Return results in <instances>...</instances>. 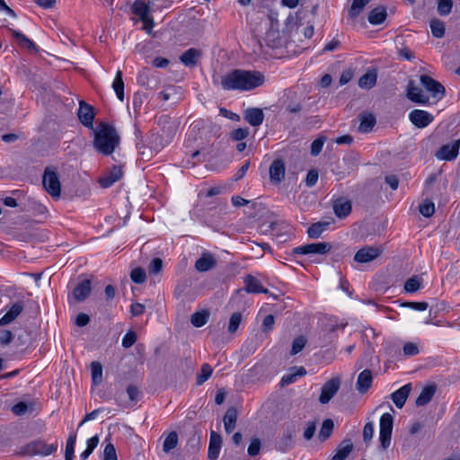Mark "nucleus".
Here are the masks:
<instances>
[{
  "mask_svg": "<svg viewBox=\"0 0 460 460\" xmlns=\"http://www.w3.org/2000/svg\"><path fill=\"white\" fill-rule=\"evenodd\" d=\"M264 83V75L259 71L234 69L221 77V86L226 91H251Z\"/></svg>",
  "mask_w": 460,
  "mask_h": 460,
  "instance_id": "obj_1",
  "label": "nucleus"
},
{
  "mask_svg": "<svg viewBox=\"0 0 460 460\" xmlns=\"http://www.w3.org/2000/svg\"><path fill=\"white\" fill-rule=\"evenodd\" d=\"M119 136L116 128L107 123H100L95 130L93 146L104 155H111L119 144Z\"/></svg>",
  "mask_w": 460,
  "mask_h": 460,
  "instance_id": "obj_2",
  "label": "nucleus"
},
{
  "mask_svg": "<svg viewBox=\"0 0 460 460\" xmlns=\"http://www.w3.org/2000/svg\"><path fill=\"white\" fill-rule=\"evenodd\" d=\"M43 187L53 198L58 199L61 194V184L55 168L46 167L42 177Z\"/></svg>",
  "mask_w": 460,
  "mask_h": 460,
  "instance_id": "obj_3",
  "label": "nucleus"
},
{
  "mask_svg": "<svg viewBox=\"0 0 460 460\" xmlns=\"http://www.w3.org/2000/svg\"><path fill=\"white\" fill-rule=\"evenodd\" d=\"M394 417L392 414L384 413L379 421V441L383 450H386L391 444Z\"/></svg>",
  "mask_w": 460,
  "mask_h": 460,
  "instance_id": "obj_4",
  "label": "nucleus"
},
{
  "mask_svg": "<svg viewBox=\"0 0 460 460\" xmlns=\"http://www.w3.org/2000/svg\"><path fill=\"white\" fill-rule=\"evenodd\" d=\"M57 448V445H48L43 440H34L23 447V454L30 456L37 455L46 456L54 453Z\"/></svg>",
  "mask_w": 460,
  "mask_h": 460,
  "instance_id": "obj_5",
  "label": "nucleus"
},
{
  "mask_svg": "<svg viewBox=\"0 0 460 460\" xmlns=\"http://www.w3.org/2000/svg\"><path fill=\"white\" fill-rule=\"evenodd\" d=\"M460 137L451 143L443 145L435 154L439 161H454L459 154Z\"/></svg>",
  "mask_w": 460,
  "mask_h": 460,
  "instance_id": "obj_6",
  "label": "nucleus"
},
{
  "mask_svg": "<svg viewBox=\"0 0 460 460\" xmlns=\"http://www.w3.org/2000/svg\"><path fill=\"white\" fill-rule=\"evenodd\" d=\"M332 249L329 243H314L305 245L297 246L293 249V254H326Z\"/></svg>",
  "mask_w": 460,
  "mask_h": 460,
  "instance_id": "obj_7",
  "label": "nucleus"
},
{
  "mask_svg": "<svg viewBox=\"0 0 460 460\" xmlns=\"http://www.w3.org/2000/svg\"><path fill=\"white\" fill-rule=\"evenodd\" d=\"M420 80L422 86L430 93L433 98L441 100L445 96V87L439 82L427 75H421Z\"/></svg>",
  "mask_w": 460,
  "mask_h": 460,
  "instance_id": "obj_8",
  "label": "nucleus"
},
{
  "mask_svg": "<svg viewBox=\"0 0 460 460\" xmlns=\"http://www.w3.org/2000/svg\"><path fill=\"white\" fill-rule=\"evenodd\" d=\"M341 385L339 378H332L327 381L322 387L319 402L322 404L328 403L331 399L337 394Z\"/></svg>",
  "mask_w": 460,
  "mask_h": 460,
  "instance_id": "obj_9",
  "label": "nucleus"
},
{
  "mask_svg": "<svg viewBox=\"0 0 460 460\" xmlns=\"http://www.w3.org/2000/svg\"><path fill=\"white\" fill-rule=\"evenodd\" d=\"M410 121L418 128L429 126L434 119L429 112L423 110H413L409 114Z\"/></svg>",
  "mask_w": 460,
  "mask_h": 460,
  "instance_id": "obj_10",
  "label": "nucleus"
},
{
  "mask_svg": "<svg viewBox=\"0 0 460 460\" xmlns=\"http://www.w3.org/2000/svg\"><path fill=\"white\" fill-rule=\"evenodd\" d=\"M406 96L416 103L427 104L429 102V96L424 94L423 91L415 84L413 80H410L408 83Z\"/></svg>",
  "mask_w": 460,
  "mask_h": 460,
  "instance_id": "obj_11",
  "label": "nucleus"
},
{
  "mask_svg": "<svg viewBox=\"0 0 460 460\" xmlns=\"http://www.w3.org/2000/svg\"><path fill=\"white\" fill-rule=\"evenodd\" d=\"M381 252L382 251L379 248L365 246L356 252L354 260L359 263L370 262L379 257Z\"/></svg>",
  "mask_w": 460,
  "mask_h": 460,
  "instance_id": "obj_12",
  "label": "nucleus"
},
{
  "mask_svg": "<svg viewBox=\"0 0 460 460\" xmlns=\"http://www.w3.org/2000/svg\"><path fill=\"white\" fill-rule=\"evenodd\" d=\"M351 208L350 200L343 197L334 199L332 203L333 212L339 218L348 217L351 212Z\"/></svg>",
  "mask_w": 460,
  "mask_h": 460,
  "instance_id": "obj_13",
  "label": "nucleus"
},
{
  "mask_svg": "<svg viewBox=\"0 0 460 460\" xmlns=\"http://www.w3.org/2000/svg\"><path fill=\"white\" fill-rule=\"evenodd\" d=\"M77 115H78V118H79L81 123L84 126H85L87 128H93L94 113H93V109L91 105L81 101Z\"/></svg>",
  "mask_w": 460,
  "mask_h": 460,
  "instance_id": "obj_14",
  "label": "nucleus"
},
{
  "mask_svg": "<svg viewBox=\"0 0 460 460\" xmlns=\"http://www.w3.org/2000/svg\"><path fill=\"white\" fill-rule=\"evenodd\" d=\"M358 119L359 120L358 129L360 133H368L372 131L376 124V116L371 112H361L358 114Z\"/></svg>",
  "mask_w": 460,
  "mask_h": 460,
  "instance_id": "obj_15",
  "label": "nucleus"
},
{
  "mask_svg": "<svg viewBox=\"0 0 460 460\" xmlns=\"http://www.w3.org/2000/svg\"><path fill=\"white\" fill-rule=\"evenodd\" d=\"M222 446V438L216 431H211L208 451V460H217L219 452Z\"/></svg>",
  "mask_w": 460,
  "mask_h": 460,
  "instance_id": "obj_16",
  "label": "nucleus"
},
{
  "mask_svg": "<svg viewBox=\"0 0 460 460\" xmlns=\"http://www.w3.org/2000/svg\"><path fill=\"white\" fill-rule=\"evenodd\" d=\"M244 120L252 127H258L262 124L264 113L260 108H249L243 112Z\"/></svg>",
  "mask_w": 460,
  "mask_h": 460,
  "instance_id": "obj_17",
  "label": "nucleus"
},
{
  "mask_svg": "<svg viewBox=\"0 0 460 460\" xmlns=\"http://www.w3.org/2000/svg\"><path fill=\"white\" fill-rule=\"evenodd\" d=\"M411 391V385L406 384L391 394V399L397 408L401 409L403 407Z\"/></svg>",
  "mask_w": 460,
  "mask_h": 460,
  "instance_id": "obj_18",
  "label": "nucleus"
},
{
  "mask_svg": "<svg viewBox=\"0 0 460 460\" xmlns=\"http://www.w3.org/2000/svg\"><path fill=\"white\" fill-rule=\"evenodd\" d=\"M23 305L21 302L13 304L11 308L0 318V326H5L13 322L22 312Z\"/></svg>",
  "mask_w": 460,
  "mask_h": 460,
  "instance_id": "obj_19",
  "label": "nucleus"
},
{
  "mask_svg": "<svg viewBox=\"0 0 460 460\" xmlns=\"http://www.w3.org/2000/svg\"><path fill=\"white\" fill-rule=\"evenodd\" d=\"M217 264L214 256L208 252H204L199 259L196 261L195 269L199 272H206L212 270Z\"/></svg>",
  "mask_w": 460,
  "mask_h": 460,
  "instance_id": "obj_20",
  "label": "nucleus"
},
{
  "mask_svg": "<svg viewBox=\"0 0 460 460\" xmlns=\"http://www.w3.org/2000/svg\"><path fill=\"white\" fill-rule=\"evenodd\" d=\"M131 11L140 21L151 16L150 5L143 0H135L131 5Z\"/></svg>",
  "mask_w": 460,
  "mask_h": 460,
  "instance_id": "obj_21",
  "label": "nucleus"
},
{
  "mask_svg": "<svg viewBox=\"0 0 460 460\" xmlns=\"http://www.w3.org/2000/svg\"><path fill=\"white\" fill-rule=\"evenodd\" d=\"M91 290V281L89 279H84L75 288L73 296L75 300L78 302L84 301L90 295Z\"/></svg>",
  "mask_w": 460,
  "mask_h": 460,
  "instance_id": "obj_22",
  "label": "nucleus"
},
{
  "mask_svg": "<svg viewBox=\"0 0 460 460\" xmlns=\"http://www.w3.org/2000/svg\"><path fill=\"white\" fill-rule=\"evenodd\" d=\"M11 33L13 37L16 40L20 47L26 49L33 53L38 52V47L36 46V44L29 38H27L24 34L15 30H11Z\"/></svg>",
  "mask_w": 460,
  "mask_h": 460,
  "instance_id": "obj_23",
  "label": "nucleus"
},
{
  "mask_svg": "<svg viewBox=\"0 0 460 460\" xmlns=\"http://www.w3.org/2000/svg\"><path fill=\"white\" fill-rule=\"evenodd\" d=\"M122 177V171L119 167L113 169L106 175L99 179V183L102 188H109Z\"/></svg>",
  "mask_w": 460,
  "mask_h": 460,
  "instance_id": "obj_24",
  "label": "nucleus"
},
{
  "mask_svg": "<svg viewBox=\"0 0 460 460\" xmlns=\"http://www.w3.org/2000/svg\"><path fill=\"white\" fill-rule=\"evenodd\" d=\"M372 385V374L368 369L363 370L358 376L357 390L360 394H365Z\"/></svg>",
  "mask_w": 460,
  "mask_h": 460,
  "instance_id": "obj_25",
  "label": "nucleus"
},
{
  "mask_svg": "<svg viewBox=\"0 0 460 460\" xmlns=\"http://www.w3.org/2000/svg\"><path fill=\"white\" fill-rule=\"evenodd\" d=\"M437 391V385L431 384L425 386L420 392V395L416 399L417 406H424L428 404L433 398L435 393Z\"/></svg>",
  "mask_w": 460,
  "mask_h": 460,
  "instance_id": "obj_26",
  "label": "nucleus"
},
{
  "mask_svg": "<svg viewBox=\"0 0 460 460\" xmlns=\"http://www.w3.org/2000/svg\"><path fill=\"white\" fill-rule=\"evenodd\" d=\"M270 180L275 182H280L285 176V165L281 160H275L270 167Z\"/></svg>",
  "mask_w": 460,
  "mask_h": 460,
  "instance_id": "obj_27",
  "label": "nucleus"
},
{
  "mask_svg": "<svg viewBox=\"0 0 460 460\" xmlns=\"http://www.w3.org/2000/svg\"><path fill=\"white\" fill-rule=\"evenodd\" d=\"M377 80V73L375 69L367 70L358 80V86L362 89L373 88Z\"/></svg>",
  "mask_w": 460,
  "mask_h": 460,
  "instance_id": "obj_28",
  "label": "nucleus"
},
{
  "mask_svg": "<svg viewBox=\"0 0 460 460\" xmlns=\"http://www.w3.org/2000/svg\"><path fill=\"white\" fill-rule=\"evenodd\" d=\"M353 449V444L349 440L342 441L336 448L332 460H345Z\"/></svg>",
  "mask_w": 460,
  "mask_h": 460,
  "instance_id": "obj_29",
  "label": "nucleus"
},
{
  "mask_svg": "<svg viewBox=\"0 0 460 460\" xmlns=\"http://www.w3.org/2000/svg\"><path fill=\"white\" fill-rule=\"evenodd\" d=\"M201 53L199 50L196 49H189L186 50L181 57L180 60L182 64H184L186 66H194L199 58L200 57Z\"/></svg>",
  "mask_w": 460,
  "mask_h": 460,
  "instance_id": "obj_30",
  "label": "nucleus"
},
{
  "mask_svg": "<svg viewBox=\"0 0 460 460\" xmlns=\"http://www.w3.org/2000/svg\"><path fill=\"white\" fill-rule=\"evenodd\" d=\"M245 283V290L248 293H268V289L264 288L260 280L257 279L255 277L252 276H247L244 279Z\"/></svg>",
  "mask_w": 460,
  "mask_h": 460,
  "instance_id": "obj_31",
  "label": "nucleus"
},
{
  "mask_svg": "<svg viewBox=\"0 0 460 460\" xmlns=\"http://www.w3.org/2000/svg\"><path fill=\"white\" fill-rule=\"evenodd\" d=\"M224 426L226 433L230 434L235 428L237 420V411L234 408H229L224 416Z\"/></svg>",
  "mask_w": 460,
  "mask_h": 460,
  "instance_id": "obj_32",
  "label": "nucleus"
},
{
  "mask_svg": "<svg viewBox=\"0 0 460 460\" xmlns=\"http://www.w3.org/2000/svg\"><path fill=\"white\" fill-rule=\"evenodd\" d=\"M264 40L266 45L271 49H277L282 45V38L280 37L279 31L277 30H269L266 32Z\"/></svg>",
  "mask_w": 460,
  "mask_h": 460,
  "instance_id": "obj_33",
  "label": "nucleus"
},
{
  "mask_svg": "<svg viewBox=\"0 0 460 460\" xmlns=\"http://www.w3.org/2000/svg\"><path fill=\"white\" fill-rule=\"evenodd\" d=\"M387 16L386 9L384 6H378L373 9L368 15V22L371 24L377 25L382 23Z\"/></svg>",
  "mask_w": 460,
  "mask_h": 460,
  "instance_id": "obj_34",
  "label": "nucleus"
},
{
  "mask_svg": "<svg viewBox=\"0 0 460 460\" xmlns=\"http://www.w3.org/2000/svg\"><path fill=\"white\" fill-rule=\"evenodd\" d=\"M329 222H317L313 224L308 229H307V234L311 238H319L321 234L327 229L329 226Z\"/></svg>",
  "mask_w": 460,
  "mask_h": 460,
  "instance_id": "obj_35",
  "label": "nucleus"
},
{
  "mask_svg": "<svg viewBox=\"0 0 460 460\" xmlns=\"http://www.w3.org/2000/svg\"><path fill=\"white\" fill-rule=\"evenodd\" d=\"M112 88L119 101L124 100V82L122 80V72L118 70L112 84Z\"/></svg>",
  "mask_w": 460,
  "mask_h": 460,
  "instance_id": "obj_36",
  "label": "nucleus"
},
{
  "mask_svg": "<svg viewBox=\"0 0 460 460\" xmlns=\"http://www.w3.org/2000/svg\"><path fill=\"white\" fill-rule=\"evenodd\" d=\"M430 30L435 38L441 39L445 35V23L438 19H433L430 22Z\"/></svg>",
  "mask_w": 460,
  "mask_h": 460,
  "instance_id": "obj_37",
  "label": "nucleus"
},
{
  "mask_svg": "<svg viewBox=\"0 0 460 460\" xmlns=\"http://www.w3.org/2000/svg\"><path fill=\"white\" fill-rule=\"evenodd\" d=\"M209 318L208 311L196 312L191 315L190 322L195 327H202Z\"/></svg>",
  "mask_w": 460,
  "mask_h": 460,
  "instance_id": "obj_38",
  "label": "nucleus"
},
{
  "mask_svg": "<svg viewBox=\"0 0 460 460\" xmlns=\"http://www.w3.org/2000/svg\"><path fill=\"white\" fill-rule=\"evenodd\" d=\"M178 444V434L175 431H172L165 438L163 444V450L165 453H169L171 450L174 449Z\"/></svg>",
  "mask_w": 460,
  "mask_h": 460,
  "instance_id": "obj_39",
  "label": "nucleus"
},
{
  "mask_svg": "<svg viewBox=\"0 0 460 460\" xmlns=\"http://www.w3.org/2000/svg\"><path fill=\"white\" fill-rule=\"evenodd\" d=\"M75 442H76V434L70 433L69 437L66 440V452H65V459L66 460H73L74 459Z\"/></svg>",
  "mask_w": 460,
  "mask_h": 460,
  "instance_id": "obj_40",
  "label": "nucleus"
},
{
  "mask_svg": "<svg viewBox=\"0 0 460 460\" xmlns=\"http://www.w3.org/2000/svg\"><path fill=\"white\" fill-rule=\"evenodd\" d=\"M92 380L94 385H99L102 380V366L98 361L91 363Z\"/></svg>",
  "mask_w": 460,
  "mask_h": 460,
  "instance_id": "obj_41",
  "label": "nucleus"
},
{
  "mask_svg": "<svg viewBox=\"0 0 460 460\" xmlns=\"http://www.w3.org/2000/svg\"><path fill=\"white\" fill-rule=\"evenodd\" d=\"M333 421L331 419H326L323 420L319 432V438L322 441L326 440L331 436L333 430Z\"/></svg>",
  "mask_w": 460,
  "mask_h": 460,
  "instance_id": "obj_42",
  "label": "nucleus"
},
{
  "mask_svg": "<svg viewBox=\"0 0 460 460\" xmlns=\"http://www.w3.org/2000/svg\"><path fill=\"white\" fill-rule=\"evenodd\" d=\"M213 369L210 365L205 363L201 366V373L198 375L196 383L198 385L204 384L212 375Z\"/></svg>",
  "mask_w": 460,
  "mask_h": 460,
  "instance_id": "obj_43",
  "label": "nucleus"
},
{
  "mask_svg": "<svg viewBox=\"0 0 460 460\" xmlns=\"http://www.w3.org/2000/svg\"><path fill=\"white\" fill-rule=\"evenodd\" d=\"M370 1L371 0H353L349 9V15L351 17L358 16Z\"/></svg>",
  "mask_w": 460,
  "mask_h": 460,
  "instance_id": "obj_44",
  "label": "nucleus"
},
{
  "mask_svg": "<svg viewBox=\"0 0 460 460\" xmlns=\"http://www.w3.org/2000/svg\"><path fill=\"white\" fill-rule=\"evenodd\" d=\"M453 8L452 0H438V13L441 16L448 15Z\"/></svg>",
  "mask_w": 460,
  "mask_h": 460,
  "instance_id": "obj_45",
  "label": "nucleus"
},
{
  "mask_svg": "<svg viewBox=\"0 0 460 460\" xmlns=\"http://www.w3.org/2000/svg\"><path fill=\"white\" fill-rule=\"evenodd\" d=\"M242 314L239 312H235L231 315L228 324V332L230 333H234L237 331L242 322Z\"/></svg>",
  "mask_w": 460,
  "mask_h": 460,
  "instance_id": "obj_46",
  "label": "nucleus"
},
{
  "mask_svg": "<svg viewBox=\"0 0 460 460\" xmlns=\"http://www.w3.org/2000/svg\"><path fill=\"white\" fill-rule=\"evenodd\" d=\"M420 212L425 217H430L435 213V205L432 201L426 200L420 205Z\"/></svg>",
  "mask_w": 460,
  "mask_h": 460,
  "instance_id": "obj_47",
  "label": "nucleus"
},
{
  "mask_svg": "<svg viewBox=\"0 0 460 460\" xmlns=\"http://www.w3.org/2000/svg\"><path fill=\"white\" fill-rule=\"evenodd\" d=\"M420 287V279L417 276H413L406 280L404 289L407 292L412 293L417 291Z\"/></svg>",
  "mask_w": 460,
  "mask_h": 460,
  "instance_id": "obj_48",
  "label": "nucleus"
},
{
  "mask_svg": "<svg viewBox=\"0 0 460 460\" xmlns=\"http://www.w3.org/2000/svg\"><path fill=\"white\" fill-rule=\"evenodd\" d=\"M306 339L304 336L296 337L292 342L291 355L299 353L305 346Z\"/></svg>",
  "mask_w": 460,
  "mask_h": 460,
  "instance_id": "obj_49",
  "label": "nucleus"
},
{
  "mask_svg": "<svg viewBox=\"0 0 460 460\" xmlns=\"http://www.w3.org/2000/svg\"><path fill=\"white\" fill-rule=\"evenodd\" d=\"M130 277L134 282L138 284L144 283L146 278L145 270L140 267L134 269L131 271Z\"/></svg>",
  "mask_w": 460,
  "mask_h": 460,
  "instance_id": "obj_50",
  "label": "nucleus"
},
{
  "mask_svg": "<svg viewBox=\"0 0 460 460\" xmlns=\"http://www.w3.org/2000/svg\"><path fill=\"white\" fill-rule=\"evenodd\" d=\"M137 81L139 85L146 86L147 88L154 87V85L151 84L148 71L146 69H144L138 74Z\"/></svg>",
  "mask_w": 460,
  "mask_h": 460,
  "instance_id": "obj_51",
  "label": "nucleus"
},
{
  "mask_svg": "<svg viewBox=\"0 0 460 460\" xmlns=\"http://www.w3.org/2000/svg\"><path fill=\"white\" fill-rule=\"evenodd\" d=\"M249 135L248 128H239L232 131L231 137L234 141H241Z\"/></svg>",
  "mask_w": 460,
  "mask_h": 460,
  "instance_id": "obj_52",
  "label": "nucleus"
},
{
  "mask_svg": "<svg viewBox=\"0 0 460 460\" xmlns=\"http://www.w3.org/2000/svg\"><path fill=\"white\" fill-rule=\"evenodd\" d=\"M136 341H137L136 332L133 331H129L124 335V337L122 339V346L125 349H128L131 346H133V344L136 342Z\"/></svg>",
  "mask_w": 460,
  "mask_h": 460,
  "instance_id": "obj_53",
  "label": "nucleus"
},
{
  "mask_svg": "<svg viewBox=\"0 0 460 460\" xmlns=\"http://www.w3.org/2000/svg\"><path fill=\"white\" fill-rule=\"evenodd\" d=\"M260 450H261L260 439L256 438H252L248 447V449H247L248 455L251 456H255L260 453Z\"/></svg>",
  "mask_w": 460,
  "mask_h": 460,
  "instance_id": "obj_54",
  "label": "nucleus"
},
{
  "mask_svg": "<svg viewBox=\"0 0 460 460\" xmlns=\"http://www.w3.org/2000/svg\"><path fill=\"white\" fill-rule=\"evenodd\" d=\"M104 460H118L115 447L109 443L104 448Z\"/></svg>",
  "mask_w": 460,
  "mask_h": 460,
  "instance_id": "obj_55",
  "label": "nucleus"
},
{
  "mask_svg": "<svg viewBox=\"0 0 460 460\" xmlns=\"http://www.w3.org/2000/svg\"><path fill=\"white\" fill-rule=\"evenodd\" d=\"M317 180H318V172H317V170L312 169L306 174L305 184L307 187H313L316 184Z\"/></svg>",
  "mask_w": 460,
  "mask_h": 460,
  "instance_id": "obj_56",
  "label": "nucleus"
},
{
  "mask_svg": "<svg viewBox=\"0 0 460 460\" xmlns=\"http://www.w3.org/2000/svg\"><path fill=\"white\" fill-rule=\"evenodd\" d=\"M163 268V261L160 258H155L151 261L149 264V272L153 274H157L162 270Z\"/></svg>",
  "mask_w": 460,
  "mask_h": 460,
  "instance_id": "obj_57",
  "label": "nucleus"
},
{
  "mask_svg": "<svg viewBox=\"0 0 460 460\" xmlns=\"http://www.w3.org/2000/svg\"><path fill=\"white\" fill-rule=\"evenodd\" d=\"M402 305L416 311H425L429 306L427 302H405Z\"/></svg>",
  "mask_w": 460,
  "mask_h": 460,
  "instance_id": "obj_58",
  "label": "nucleus"
},
{
  "mask_svg": "<svg viewBox=\"0 0 460 460\" xmlns=\"http://www.w3.org/2000/svg\"><path fill=\"white\" fill-rule=\"evenodd\" d=\"M374 435V424L367 422L363 429V439L365 442L370 441Z\"/></svg>",
  "mask_w": 460,
  "mask_h": 460,
  "instance_id": "obj_59",
  "label": "nucleus"
},
{
  "mask_svg": "<svg viewBox=\"0 0 460 460\" xmlns=\"http://www.w3.org/2000/svg\"><path fill=\"white\" fill-rule=\"evenodd\" d=\"M13 333L9 330L1 329L0 330V344L2 345H7L9 344L13 340Z\"/></svg>",
  "mask_w": 460,
  "mask_h": 460,
  "instance_id": "obj_60",
  "label": "nucleus"
},
{
  "mask_svg": "<svg viewBox=\"0 0 460 460\" xmlns=\"http://www.w3.org/2000/svg\"><path fill=\"white\" fill-rule=\"evenodd\" d=\"M403 353L406 356H414L419 353V349L416 346V344L411 343V342H407L403 346Z\"/></svg>",
  "mask_w": 460,
  "mask_h": 460,
  "instance_id": "obj_61",
  "label": "nucleus"
},
{
  "mask_svg": "<svg viewBox=\"0 0 460 460\" xmlns=\"http://www.w3.org/2000/svg\"><path fill=\"white\" fill-rule=\"evenodd\" d=\"M323 146V140L317 138L311 144V154L312 155H317L320 154Z\"/></svg>",
  "mask_w": 460,
  "mask_h": 460,
  "instance_id": "obj_62",
  "label": "nucleus"
},
{
  "mask_svg": "<svg viewBox=\"0 0 460 460\" xmlns=\"http://www.w3.org/2000/svg\"><path fill=\"white\" fill-rule=\"evenodd\" d=\"M28 411V405L26 402H20L16 404H14L12 408V411L15 415H22Z\"/></svg>",
  "mask_w": 460,
  "mask_h": 460,
  "instance_id": "obj_63",
  "label": "nucleus"
},
{
  "mask_svg": "<svg viewBox=\"0 0 460 460\" xmlns=\"http://www.w3.org/2000/svg\"><path fill=\"white\" fill-rule=\"evenodd\" d=\"M274 325V316L272 314H268L265 316L262 322V331L269 332L272 330Z\"/></svg>",
  "mask_w": 460,
  "mask_h": 460,
  "instance_id": "obj_64",
  "label": "nucleus"
}]
</instances>
